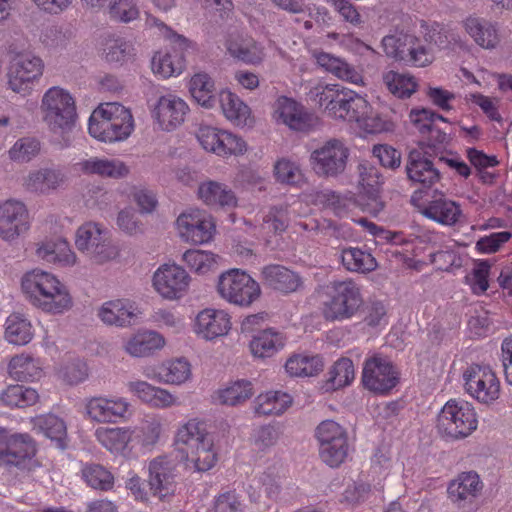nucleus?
Segmentation results:
<instances>
[{
    "label": "nucleus",
    "instance_id": "f257e3e1",
    "mask_svg": "<svg viewBox=\"0 0 512 512\" xmlns=\"http://www.w3.org/2000/svg\"><path fill=\"white\" fill-rule=\"evenodd\" d=\"M420 37L395 31L383 37L382 48L387 57L415 67H425L434 60V48L446 49L459 43V36L437 23L420 21Z\"/></svg>",
    "mask_w": 512,
    "mask_h": 512
},
{
    "label": "nucleus",
    "instance_id": "f03ea898",
    "mask_svg": "<svg viewBox=\"0 0 512 512\" xmlns=\"http://www.w3.org/2000/svg\"><path fill=\"white\" fill-rule=\"evenodd\" d=\"M21 286L30 302L46 313L62 314L73 305L66 286L49 272L40 269L27 272Z\"/></svg>",
    "mask_w": 512,
    "mask_h": 512
},
{
    "label": "nucleus",
    "instance_id": "7ed1b4c3",
    "mask_svg": "<svg viewBox=\"0 0 512 512\" xmlns=\"http://www.w3.org/2000/svg\"><path fill=\"white\" fill-rule=\"evenodd\" d=\"M311 98L333 119L355 122L368 111V101L338 84L318 85L310 90Z\"/></svg>",
    "mask_w": 512,
    "mask_h": 512
},
{
    "label": "nucleus",
    "instance_id": "20e7f679",
    "mask_svg": "<svg viewBox=\"0 0 512 512\" xmlns=\"http://www.w3.org/2000/svg\"><path fill=\"white\" fill-rule=\"evenodd\" d=\"M40 112L47 129L59 136L70 133L78 119L75 98L60 86H52L44 92Z\"/></svg>",
    "mask_w": 512,
    "mask_h": 512
},
{
    "label": "nucleus",
    "instance_id": "39448f33",
    "mask_svg": "<svg viewBox=\"0 0 512 512\" xmlns=\"http://www.w3.org/2000/svg\"><path fill=\"white\" fill-rule=\"evenodd\" d=\"M177 443L185 446L182 459L191 463L195 471L206 472L215 466L217 453L204 423L189 420L178 430Z\"/></svg>",
    "mask_w": 512,
    "mask_h": 512
},
{
    "label": "nucleus",
    "instance_id": "423d86ee",
    "mask_svg": "<svg viewBox=\"0 0 512 512\" xmlns=\"http://www.w3.org/2000/svg\"><path fill=\"white\" fill-rule=\"evenodd\" d=\"M45 70L43 59L32 51L10 52L6 68V88L21 97L33 93Z\"/></svg>",
    "mask_w": 512,
    "mask_h": 512
},
{
    "label": "nucleus",
    "instance_id": "0eeeda50",
    "mask_svg": "<svg viewBox=\"0 0 512 512\" xmlns=\"http://www.w3.org/2000/svg\"><path fill=\"white\" fill-rule=\"evenodd\" d=\"M324 293L321 312L327 321L351 319L364 303L361 289L352 279L331 281Z\"/></svg>",
    "mask_w": 512,
    "mask_h": 512
},
{
    "label": "nucleus",
    "instance_id": "6e6552de",
    "mask_svg": "<svg viewBox=\"0 0 512 512\" xmlns=\"http://www.w3.org/2000/svg\"><path fill=\"white\" fill-rule=\"evenodd\" d=\"M89 134L103 142L122 141L128 137V110L120 103L101 104L89 119Z\"/></svg>",
    "mask_w": 512,
    "mask_h": 512
},
{
    "label": "nucleus",
    "instance_id": "1a4fd4ad",
    "mask_svg": "<svg viewBox=\"0 0 512 512\" xmlns=\"http://www.w3.org/2000/svg\"><path fill=\"white\" fill-rule=\"evenodd\" d=\"M477 426L476 412L473 406L464 400L447 401L437 416L438 432L449 439H464L471 435Z\"/></svg>",
    "mask_w": 512,
    "mask_h": 512
},
{
    "label": "nucleus",
    "instance_id": "9d476101",
    "mask_svg": "<svg viewBox=\"0 0 512 512\" xmlns=\"http://www.w3.org/2000/svg\"><path fill=\"white\" fill-rule=\"evenodd\" d=\"M75 245L80 252L98 264L113 260L119 254L109 231L94 222L84 223L77 229Z\"/></svg>",
    "mask_w": 512,
    "mask_h": 512
},
{
    "label": "nucleus",
    "instance_id": "9b49d317",
    "mask_svg": "<svg viewBox=\"0 0 512 512\" xmlns=\"http://www.w3.org/2000/svg\"><path fill=\"white\" fill-rule=\"evenodd\" d=\"M315 437L321 460L332 468L339 467L348 456L346 429L334 420H324L316 427Z\"/></svg>",
    "mask_w": 512,
    "mask_h": 512
},
{
    "label": "nucleus",
    "instance_id": "f8f14e48",
    "mask_svg": "<svg viewBox=\"0 0 512 512\" xmlns=\"http://www.w3.org/2000/svg\"><path fill=\"white\" fill-rule=\"evenodd\" d=\"M217 292L221 298L231 304L249 306L260 297L261 289L246 272L230 269L219 276Z\"/></svg>",
    "mask_w": 512,
    "mask_h": 512
},
{
    "label": "nucleus",
    "instance_id": "ddd939ff",
    "mask_svg": "<svg viewBox=\"0 0 512 512\" xmlns=\"http://www.w3.org/2000/svg\"><path fill=\"white\" fill-rule=\"evenodd\" d=\"M349 155L344 140L330 138L311 152L310 165L318 176L335 178L345 171Z\"/></svg>",
    "mask_w": 512,
    "mask_h": 512
},
{
    "label": "nucleus",
    "instance_id": "4468645a",
    "mask_svg": "<svg viewBox=\"0 0 512 512\" xmlns=\"http://www.w3.org/2000/svg\"><path fill=\"white\" fill-rule=\"evenodd\" d=\"M163 36L172 45L171 51L157 52L152 58V70L163 78L177 76L183 72L186 66L184 51L191 47L192 43L183 35L177 34L164 23H157Z\"/></svg>",
    "mask_w": 512,
    "mask_h": 512
},
{
    "label": "nucleus",
    "instance_id": "2eb2a0df",
    "mask_svg": "<svg viewBox=\"0 0 512 512\" xmlns=\"http://www.w3.org/2000/svg\"><path fill=\"white\" fill-rule=\"evenodd\" d=\"M465 391L478 402L490 404L500 395V382L488 366L472 364L463 373Z\"/></svg>",
    "mask_w": 512,
    "mask_h": 512
},
{
    "label": "nucleus",
    "instance_id": "dca6fc26",
    "mask_svg": "<svg viewBox=\"0 0 512 512\" xmlns=\"http://www.w3.org/2000/svg\"><path fill=\"white\" fill-rule=\"evenodd\" d=\"M398 381V372L387 359L373 356L365 360L362 371V383L366 389L384 394L393 389Z\"/></svg>",
    "mask_w": 512,
    "mask_h": 512
},
{
    "label": "nucleus",
    "instance_id": "f3484780",
    "mask_svg": "<svg viewBox=\"0 0 512 512\" xmlns=\"http://www.w3.org/2000/svg\"><path fill=\"white\" fill-rule=\"evenodd\" d=\"M182 239L193 244H204L212 240L215 223L211 215L200 209H190L177 218Z\"/></svg>",
    "mask_w": 512,
    "mask_h": 512
},
{
    "label": "nucleus",
    "instance_id": "a211bd4d",
    "mask_svg": "<svg viewBox=\"0 0 512 512\" xmlns=\"http://www.w3.org/2000/svg\"><path fill=\"white\" fill-rule=\"evenodd\" d=\"M29 228V211L22 201L8 199L0 204V238L2 240L13 242Z\"/></svg>",
    "mask_w": 512,
    "mask_h": 512
},
{
    "label": "nucleus",
    "instance_id": "6ab92c4d",
    "mask_svg": "<svg viewBox=\"0 0 512 512\" xmlns=\"http://www.w3.org/2000/svg\"><path fill=\"white\" fill-rule=\"evenodd\" d=\"M33 439L28 434H9L0 427V464L5 467H19L35 455Z\"/></svg>",
    "mask_w": 512,
    "mask_h": 512
},
{
    "label": "nucleus",
    "instance_id": "aec40b11",
    "mask_svg": "<svg viewBox=\"0 0 512 512\" xmlns=\"http://www.w3.org/2000/svg\"><path fill=\"white\" fill-rule=\"evenodd\" d=\"M189 284L190 276L176 264H163L153 275L155 290L168 300L181 298L188 290Z\"/></svg>",
    "mask_w": 512,
    "mask_h": 512
},
{
    "label": "nucleus",
    "instance_id": "412c9836",
    "mask_svg": "<svg viewBox=\"0 0 512 512\" xmlns=\"http://www.w3.org/2000/svg\"><path fill=\"white\" fill-rule=\"evenodd\" d=\"M273 118L276 122L300 132H307L317 124V118L313 114L308 113L295 100L285 96H281L275 101Z\"/></svg>",
    "mask_w": 512,
    "mask_h": 512
},
{
    "label": "nucleus",
    "instance_id": "4be33fe9",
    "mask_svg": "<svg viewBox=\"0 0 512 512\" xmlns=\"http://www.w3.org/2000/svg\"><path fill=\"white\" fill-rule=\"evenodd\" d=\"M189 111L187 103L175 94H166L158 98L152 116L164 131H172L185 120Z\"/></svg>",
    "mask_w": 512,
    "mask_h": 512
},
{
    "label": "nucleus",
    "instance_id": "5701e85b",
    "mask_svg": "<svg viewBox=\"0 0 512 512\" xmlns=\"http://www.w3.org/2000/svg\"><path fill=\"white\" fill-rule=\"evenodd\" d=\"M420 212L426 218L445 226L463 223L465 218L457 202L448 199L443 193L437 192Z\"/></svg>",
    "mask_w": 512,
    "mask_h": 512
},
{
    "label": "nucleus",
    "instance_id": "b1692460",
    "mask_svg": "<svg viewBox=\"0 0 512 512\" xmlns=\"http://www.w3.org/2000/svg\"><path fill=\"white\" fill-rule=\"evenodd\" d=\"M358 170L361 193L367 197L363 210L372 215H378L384 208L379 197L380 187L383 184L382 175L378 168L370 164H360Z\"/></svg>",
    "mask_w": 512,
    "mask_h": 512
},
{
    "label": "nucleus",
    "instance_id": "393cba45",
    "mask_svg": "<svg viewBox=\"0 0 512 512\" xmlns=\"http://www.w3.org/2000/svg\"><path fill=\"white\" fill-rule=\"evenodd\" d=\"M405 169L408 179L423 188H430L440 180L437 164L418 150L409 153Z\"/></svg>",
    "mask_w": 512,
    "mask_h": 512
},
{
    "label": "nucleus",
    "instance_id": "a878e982",
    "mask_svg": "<svg viewBox=\"0 0 512 512\" xmlns=\"http://www.w3.org/2000/svg\"><path fill=\"white\" fill-rule=\"evenodd\" d=\"M128 410L124 398L93 397L86 403L88 417L99 423H115L123 418Z\"/></svg>",
    "mask_w": 512,
    "mask_h": 512
},
{
    "label": "nucleus",
    "instance_id": "bb28decb",
    "mask_svg": "<svg viewBox=\"0 0 512 512\" xmlns=\"http://www.w3.org/2000/svg\"><path fill=\"white\" fill-rule=\"evenodd\" d=\"M230 329V316L224 310L204 309L195 320V332L207 340L224 336Z\"/></svg>",
    "mask_w": 512,
    "mask_h": 512
},
{
    "label": "nucleus",
    "instance_id": "cd10ccee",
    "mask_svg": "<svg viewBox=\"0 0 512 512\" xmlns=\"http://www.w3.org/2000/svg\"><path fill=\"white\" fill-rule=\"evenodd\" d=\"M146 376L159 383L181 385L192 376L191 364L184 357L168 359L154 367L151 373H146Z\"/></svg>",
    "mask_w": 512,
    "mask_h": 512
},
{
    "label": "nucleus",
    "instance_id": "c85d7f7f",
    "mask_svg": "<svg viewBox=\"0 0 512 512\" xmlns=\"http://www.w3.org/2000/svg\"><path fill=\"white\" fill-rule=\"evenodd\" d=\"M482 489V483L477 473L463 472L452 480L447 492L449 499L459 507L471 503Z\"/></svg>",
    "mask_w": 512,
    "mask_h": 512
},
{
    "label": "nucleus",
    "instance_id": "c756f323",
    "mask_svg": "<svg viewBox=\"0 0 512 512\" xmlns=\"http://www.w3.org/2000/svg\"><path fill=\"white\" fill-rule=\"evenodd\" d=\"M197 195L203 203L211 207L233 208L237 205L234 191L218 181L206 180L200 183Z\"/></svg>",
    "mask_w": 512,
    "mask_h": 512
},
{
    "label": "nucleus",
    "instance_id": "7c9ffc66",
    "mask_svg": "<svg viewBox=\"0 0 512 512\" xmlns=\"http://www.w3.org/2000/svg\"><path fill=\"white\" fill-rule=\"evenodd\" d=\"M80 171L86 175H97L102 178L120 179L128 174L125 162L116 158L90 157L80 161Z\"/></svg>",
    "mask_w": 512,
    "mask_h": 512
},
{
    "label": "nucleus",
    "instance_id": "2f4dec72",
    "mask_svg": "<svg viewBox=\"0 0 512 512\" xmlns=\"http://www.w3.org/2000/svg\"><path fill=\"white\" fill-rule=\"evenodd\" d=\"M313 57L321 68L337 78L356 85L363 84L361 73L344 59L323 51H314Z\"/></svg>",
    "mask_w": 512,
    "mask_h": 512
},
{
    "label": "nucleus",
    "instance_id": "473e14b6",
    "mask_svg": "<svg viewBox=\"0 0 512 512\" xmlns=\"http://www.w3.org/2000/svg\"><path fill=\"white\" fill-rule=\"evenodd\" d=\"M226 48L232 58L248 65H259L266 56L264 46L252 37L229 40Z\"/></svg>",
    "mask_w": 512,
    "mask_h": 512
},
{
    "label": "nucleus",
    "instance_id": "72a5a7b5",
    "mask_svg": "<svg viewBox=\"0 0 512 512\" xmlns=\"http://www.w3.org/2000/svg\"><path fill=\"white\" fill-rule=\"evenodd\" d=\"M219 102L225 118L234 125L245 127L253 124L251 109L236 94L223 90L219 94Z\"/></svg>",
    "mask_w": 512,
    "mask_h": 512
},
{
    "label": "nucleus",
    "instance_id": "f704fd0d",
    "mask_svg": "<svg viewBox=\"0 0 512 512\" xmlns=\"http://www.w3.org/2000/svg\"><path fill=\"white\" fill-rule=\"evenodd\" d=\"M66 180L65 174L54 168H42L32 171L25 179L24 185L30 192L49 194L61 187Z\"/></svg>",
    "mask_w": 512,
    "mask_h": 512
},
{
    "label": "nucleus",
    "instance_id": "c9c22d12",
    "mask_svg": "<svg viewBox=\"0 0 512 512\" xmlns=\"http://www.w3.org/2000/svg\"><path fill=\"white\" fill-rule=\"evenodd\" d=\"M285 336L273 329H264L253 336L249 343V349L253 357L259 359L274 356L285 346Z\"/></svg>",
    "mask_w": 512,
    "mask_h": 512
},
{
    "label": "nucleus",
    "instance_id": "e433bc0d",
    "mask_svg": "<svg viewBox=\"0 0 512 512\" xmlns=\"http://www.w3.org/2000/svg\"><path fill=\"white\" fill-rule=\"evenodd\" d=\"M36 255L48 263L70 266L75 264L76 255L68 242L62 238L50 239L37 245Z\"/></svg>",
    "mask_w": 512,
    "mask_h": 512
},
{
    "label": "nucleus",
    "instance_id": "4c0bfd02",
    "mask_svg": "<svg viewBox=\"0 0 512 512\" xmlns=\"http://www.w3.org/2000/svg\"><path fill=\"white\" fill-rule=\"evenodd\" d=\"M130 390L141 401L155 408L164 409L177 404V397L168 390L155 387L146 381L131 382Z\"/></svg>",
    "mask_w": 512,
    "mask_h": 512
},
{
    "label": "nucleus",
    "instance_id": "58836bf2",
    "mask_svg": "<svg viewBox=\"0 0 512 512\" xmlns=\"http://www.w3.org/2000/svg\"><path fill=\"white\" fill-rule=\"evenodd\" d=\"M261 274L270 287L284 293L294 292L300 286L299 276L282 265L265 266Z\"/></svg>",
    "mask_w": 512,
    "mask_h": 512
},
{
    "label": "nucleus",
    "instance_id": "ea45409f",
    "mask_svg": "<svg viewBox=\"0 0 512 512\" xmlns=\"http://www.w3.org/2000/svg\"><path fill=\"white\" fill-rule=\"evenodd\" d=\"M165 345L166 340L161 333L149 329L140 330L130 339V356L149 357Z\"/></svg>",
    "mask_w": 512,
    "mask_h": 512
},
{
    "label": "nucleus",
    "instance_id": "a19ab883",
    "mask_svg": "<svg viewBox=\"0 0 512 512\" xmlns=\"http://www.w3.org/2000/svg\"><path fill=\"white\" fill-rule=\"evenodd\" d=\"M293 403V398L282 391H269L258 395L253 401L254 413L259 416L281 415Z\"/></svg>",
    "mask_w": 512,
    "mask_h": 512
},
{
    "label": "nucleus",
    "instance_id": "79ce46f5",
    "mask_svg": "<svg viewBox=\"0 0 512 512\" xmlns=\"http://www.w3.org/2000/svg\"><path fill=\"white\" fill-rule=\"evenodd\" d=\"M34 336L31 321L22 313H12L5 321V339L13 345L28 344Z\"/></svg>",
    "mask_w": 512,
    "mask_h": 512
},
{
    "label": "nucleus",
    "instance_id": "37998d69",
    "mask_svg": "<svg viewBox=\"0 0 512 512\" xmlns=\"http://www.w3.org/2000/svg\"><path fill=\"white\" fill-rule=\"evenodd\" d=\"M34 428L43 433L61 450L67 448V427L65 422L54 414L40 415L34 419Z\"/></svg>",
    "mask_w": 512,
    "mask_h": 512
},
{
    "label": "nucleus",
    "instance_id": "c03bdc74",
    "mask_svg": "<svg viewBox=\"0 0 512 512\" xmlns=\"http://www.w3.org/2000/svg\"><path fill=\"white\" fill-rule=\"evenodd\" d=\"M466 32L483 48H493L498 41L497 30L491 22L470 16L463 21Z\"/></svg>",
    "mask_w": 512,
    "mask_h": 512
},
{
    "label": "nucleus",
    "instance_id": "a18cd8bd",
    "mask_svg": "<svg viewBox=\"0 0 512 512\" xmlns=\"http://www.w3.org/2000/svg\"><path fill=\"white\" fill-rule=\"evenodd\" d=\"M81 477L91 489L107 492L114 487V476L110 470L98 463H85L81 468Z\"/></svg>",
    "mask_w": 512,
    "mask_h": 512
},
{
    "label": "nucleus",
    "instance_id": "49530a36",
    "mask_svg": "<svg viewBox=\"0 0 512 512\" xmlns=\"http://www.w3.org/2000/svg\"><path fill=\"white\" fill-rule=\"evenodd\" d=\"M319 355L294 354L285 363L286 372L292 377H311L323 369Z\"/></svg>",
    "mask_w": 512,
    "mask_h": 512
},
{
    "label": "nucleus",
    "instance_id": "de8ad7c7",
    "mask_svg": "<svg viewBox=\"0 0 512 512\" xmlns=\"http://www.w3.org/2000/svg\"><path fill=\"white\" fill-rule=\"evenodd\" d=\"M192 97L203 107L212 108L216 103L215 82L205 72L195 73L189 82Z\"/></svg>",
    "mask_w": 512,
    "mask_h": 512
},
{
    "label": "nucleus",
    "instance_id": "09e8293b",
    "mask_svg": "<svg viewBox=\"0 0 512 512\" xmlns=\"http://www.w3.org/2000/svg\"><path fill=\"white\" fill-rule=\"evenodd\" d=\"M35 389L24 385H10L0 393L1 403L9 408H25L38 401Z\"/></svg>",
    "mask_w": 512,
    "mask_h": 512
},
{
    "label": "nucleus",
    "instance_id": "8fccbe9b",
    "mask_svg": "<svg viewBox=\"0 0 512 512\" xmlns=\"http://www.w3.org/2000/svg\"><path fill=\"white\" fill-rule=\"evenodd\" d=\"M97 315L105 325L123 328L128 322V302L125 299L106 301Z\"/></svg>",
    "mask_w": 512,
    "mask_h": 512
},
{
    "label": "nucleus",
    "instance_id": "3c124183",
    "mask_svg": "<svg viewBox=\"0 0 512 512\" xmlns=\"http://www.w3.org/2000/svg\"><path fill=\"white\" fill-rule=\"evenodd\" d=\"M341 260L343 266L352 272L367 273L377 267L375 258L369 252L355 247L343 249Z\"/></svg>",
    "mask_w": 512,
    "mask_h": 512
},
{
    "label": "nucleus",
    "instance_id": "603ef678",
    "mask_svg": "<svg viewBox=\"0 0 512 512\" xmlns=\"http://www.w3.org/2000/svg\"><path fill=\"white\" fill-rule=\"evenodd\" d=\"M382 79L388 91L398 98H409L417 90V82L409 74L390 70L383 74Z\"/></svg>",
    "mask_w": 512,
    "mask_h": 512
},
{
    "label": "nucleus",
    "instance_id": "864d4df0",
    "mask_svg": "<svg viewBox=\"0 0 512 512\" xmlns=\"http://www.w3.org/2000/svg\"><path fill=\"white\" fill-rule=\"evenodd\" d=\"M253 395V384L248 380H237L218 391L219 402L228 406L241 405Z\"/></svg>",
    "mask_w": 512,
    "mask_h": 512
},
{
    "label": "nucleus",
    "instance_id": "5fc2aeb1",
    "mask_svg": "<svg viewBox=\"0 0 512 512\" xmlns=\"http://www.w3.org/2000/svg\"><path fill=\"white\" fill-rule=\"evenodd\" d=\"M96 439L114 454H123L128 445V429L125 427H100L95 431Z\"/></svg>",
    "mask_w": 512,
    "mask_h": 512
},
{
    "label": "nucleus",
    "instance_id": "6e6d98bb",
    "mask_svg": "<svg viewBox=\"0 0 512 512\" xmlns=\"http://www.w3.org/2000/svg\"><path fill=\"white\" fill-rule=\"evenodd\" d=\"M274 176L279 183L291 186H301L305 182L300 166L287 158L276 161Z\"/></svg>",
    "mask_w": 512,
    "mask_h": 512
},
{
    "label": "nucleus",
    "instance_id": "4d7b16f0",
    "mask_svg": "<svg viewBox=\"0 0 512 512\" xmlns=\"http://www.w3.org/2000/svg\"><path fill=\"white\" fill-rule=\"evenodd\" d=\"M219 256L204 250L189 249L182 255V260L191 270L197 273H207L216 267Z\"/></svg>",
    "mask_w": 512,
    "mask_h": 512
},
{
    "label": "nucleus",
    "instance_id": "13d9d810",
    "mask_svg": "<svg viewBox=\"0 0 512 512\" xmlns=\"http://www.w3.org/2000/svg\"><path fill=\"white\" fill-rule=\"evenodd\" d=\"M87 6L102 10L110 19L128 22V0H82Z\"/></svg>",
    "mask_w": 512,
    "mask_h": 512
},
{
    "label": "nucleus",
    "instance_id": "bf43d9fd",
    "mask_svg": "<svg viewBox=\"0 0 512 512\" xmlns=\"http://www.w3.org/2000/svg\"><path fill=\"white\" fill-rule=\"evenodd\" d=\"M355 377L354 365L349 358H341L335 362L329 372L328 382L333 389L349 385Z\"/></svg>",
    "mask_w": 512,
    "mask_h": 512
},
{
    "label": "nucleus",
    "instance_id": "052dcab7",
    "mask_svg": "<svg viewBox=\"0 0 512 512\" xmlns=\"http://www.w3.org/2000/svg\"><path fill=\"white\" fill-rule=\"evenodd\" d=\"M8 371L18 381H31L39 374L33 359L25 355L13 357L8 364Z\"/></svg>",
    "mask_w": 512,
    "mask_h": 512
},
{
    "label": "nucleus",
    "instance_id": "680f3d73",
    "mask_svg": "<svg viewBox=\"0 0 512 512\" xmlns=\"http://www.w3.org/2000/svg\"><path fill=\"white\" fill-rule=\"evenodd\" d=\"M215 146L213 153L223 157L239 155L246 151L245 141L241 137L226 130L220 133L219 140Z\"/></svg>",
    "mask_w": 512,
    "mask_h": 512
},
{
    "label": "nucleus",
    "instance_id": "e2e57ef3",
    "mask_svg": "<svg viewBox=\"0 0 512 512\" xmlns=\"http://www.w3.org/2000/svg\"><path fill=\"white\" fill-rule=\"evenodd\" d=\"M40 150L39 142L34 138L18 139L9 149V157L16 162H28L37 155Z\"/></svg>",
    "mask_w": 512,
    "mask_h": 512
},
{
    "label": "nucleus",
    "instance_id": "0e129e2a",
    "mask_svg": "<svg viewBox=\"0 0 512 512\" xmlns=\"http://www.w3.org/2000/svg\"><path fill=\"white\" fill-rule=\"evenodd\" d=\"M103 55L113 65H122L127 57V42L124 38H108L105 40Z\"/></svg>",
    "mask_w": 512,
    "mask_h": 512
},
{
    "label": "nucleus",
    "instance_id": "69168bd1",
    "mask_svg": "<svg viewBox=\"0 0 512 512\" xmlns=\"http://www.w3.org/2000/svg\"><path fill=\"white\" fill-rule=\"evenodd\" d=\"M279 436L280 433L278 427L267 424L254 429L252 441L257 449L265 451L273 447L278 442Z\"/></svg>",
    "mask_w": 512,
    "mask_h": 512
},
{
    "label": "nucleus",
    "instance_id": "338daca9",
    "mask_svg": "<svg viewBox=\"0 0 512 512\" xmlns=\"http://www.w3.org/2000/svg\"><path fill=\"white\" fill-rule=\"evenodd\" d=\"M288 212L285 206H275L263 218V228L273 233L285 231L288 226Z\"/></svg>",
    "mask_w": 512,
    "mask_h": 512
},
{
    "label": "nucleus",
    "instance_id": "774afa93",
    "mask_svg": "<svg viewBox=\"0 0 512 512\" xmlns=\"http://www.w3.org/2000/svg\"><path fill=\"white\" fill-rule=\"evenodd\" d=\"M319 200L326 208L332 210V212L338 217L345 216L352 205L350 198L341 196L334 191L323 192L319 196Z\"/></svg>",
    "mask_w": 512,
    "mask_h": 512
}]
</instances>
